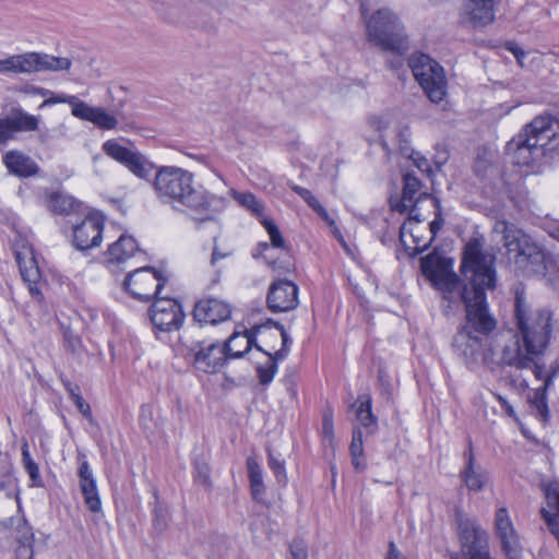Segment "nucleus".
Masks as SVG:
<instances>
[{
	"mask_svg": "<svg viewBox=\"0 0 559 559\" xmlns=\"http://www.w3.org/2000/svg\"><path fill=\"white\" fill-rule=\"evenodd\" d=\"M514 320L519 334L501 333L495 341V365L518 369L532 367V355H542L551 332V313L547 309H533L524 290L515 289Z\"/></svg>",
	"mask_w": 559,
	"mask_h": 559,
	"instance_id": "f257e3e1",
	"label": "nucleus"
},
{
	"mask_svg": "<svg viewBox=\"0 0 559 559\" xmlns=\"http://www.w3.org/2000/svg\"><path fill=\"white\" fill-rule=\"evenodd\" d=\"M460 270L467 284L459 294L466 311L465 324L459 331L488 338L497 326L486 297V290L496 287L495 257L484 251L481 240L472 238L464 247Z\"/></svg>",
	"mask_w": 559,
	"mask_h": 559,
	"instance_id": "f03ea898",
	"label": "nucleus"
},
{
	"mask_svg": "<svg viewBox=\"0 0 559 559\" xmlns=\"http://www.w3.org/2000/svg\"><path fill=\"white\" fill-rule=\"evenodd\" d=\"M154 188L158 199L177 211L203 214L222 201L202 187H195L192 173L175 166H163L157 170Z\"/></svg>",
	"mask_w": 559,
	"mask_h": 559,
	"instance_id": "7ed1b4c3",
	"label": "nucleus"
},
{
	"mask_svg": "<svg viewBox=\"0 0 559 559\" xmlns=\"http://www.w3.org/2000/svg\"><path fill=\"white\" fill-rule=\"evenodd\" d=\"M559 145V123L550 116H538L525 124L507 144L512 162L530 167L538 163L548 151Z\"/></svg>",
	"mask_w": 559,
	"mask_h": 559,
	"instance_id": "20e7f679",
	"label": "nucleus"
},
{
	"mask_svg": "<svg viewBox=\"0 0 559 559\" xmlns=\"http://www.w3.org/2000/svg\"><path fill=\"white\" fill-rule=\"evenodd\" d=\"M371 7V0L360 2L367 39L383 51L403 55L408 49V39L402 21L389 8H380L369 13Z\"/></svg>",
	"mask_w": 559,
	"mask_h": 559,
	"instance_id": "39448f33",
	"label": "nucleus"
},
{
	"mask_svg": "<svg viewBox=\"0 0 559 559\" xmlns=\"http://www.w3.org/2000/svg\"><path fill=\"white\" fill-rule=\"evenodd\" d=\"M254 343L252 332H234L226 343L198 342L188 349L193 366L203 372L218 371L228 358H241L249 352Z\"/></svg>",
	"mask_w": 559,
	"mask_h": 559,
	"instance_id": "423d86ee",
	"label": "nucleus"
},
{
	"mask_svg": "<svg viewBox=\"0 0 559 559\" xmlns=\"http://www.w3.org/2000/svg\"><path fill=\"white\" fill-rule=\"evenodd\" d=\"M420 269L425 277L432 284L435 288L443 293L444 311L452 308V304L460 300V277L452 270V262L441 259L436 254H428L420 260Z\"/></svg>",
	"mask_w": 559,
	"mask_h": 559,
	"instance_id": "0eeeda50",
	"label": "nucleus"
},
{
	"mask_svg": "<svg viewBox=\"0 0 559 559\" xmlns=\"http://www.w3.org/2000/svg\"><path fill=\"white\" fill-rule=\"evenodd\" d=\"M414 78L432 103H439L445 96L447 81L443 68L428 55L416 53L409 59Z\"/></svg>",
	"mask_w": 559,
	"mask_h": 559,
	"instance_id": "6e6552de",
	"label": "nucleus"
},
{
	"mask_svg": "<svg viewBox=\"0 0 559 559\" xmlns=\"http://www.w3.org/2000/svg\"><path fill=\"white\" fill-rule=\"evenodd\" d=\"M488 341L489 338L468 334L466 331H457L452 341V348L469 369L480 364L492 367L495 348Z\"/></svg>",
	"mask_w": 559,
	"mask_h": 559,
	"instance_id": "1a4fd4ad",
	"label": "nucleus"
},
{
	"mask_svg": "<svg viewBox=\"0 0 559 559\" xmlns=\"http://www.w3.org/2000/svg\"><path fill=\"white\" fill-rule=\"evenodd\" d=\"M378 130L381 131V144L388 154L399 151L403 156L412 159L414 165L421 171L429 169L427 158L415 152L409 145L411 131L407 126L395 123L392 128L383 126V121H378Z\"/></svg>",
	"mask_w": 559,
	"mask_h": 559,
	"instance_id": "9d476101",
	"label": "nucleus"
},
{
	"mask_svg": "<svg viewBox=\"0 0 559 559\" xmlns=\"http://www.w3.org/2000/svg\"><path fill=\"white\" fill-rule=\"evenodd\" d=\"M166 281L154 267L140 266L128 273L123 287L134 299L147 302L159 296Z\"/></svg>",
	"mask_w": 559,
	"mask_h": 559,
	"instance_id": "9b49d317",
	"label": "nucleus"
},
{
	"mask_svg": "<svg viewBox=\"0 0 559 559\" xmlns=\"http://www.w3.org/2000/svg\"><path fill=\"white\" fill-rule=\"evenodd\" d=\"M493 531L506 559H523L524 547L507 508L496 510Z\"/></svg>",
	"mask_w": 559,
	"mask_h": 559,
	"instance_id": "f8f14e48",
	"label": "nucleus"
},
{
	"mask_svg": "<svg viewBox=\"0 0 559 559\" xmlns=\"http://www.w3.org/2000/svg\"><path fill=\"white\" fill-rule=\"evenodd\" d=\"M0 479V532L21 531L25 520L16 516L19 502L13 488V478L9 474V466H3Z\"/></svg>",
	"mask_w": 559,
	"mask_h": 559,
	"instance_id": "ddd939ff",
	"label": "nucleus"
},
{
	"mask_svg": "<svg viewBox=\"0 0 559 559\" xmlns=\"http://www.w3.org/2000/svg\"><path fill=\"white\" fill-rule=\"evenodd\" d=\"M103 152L141 179H147L152 174L153 164L144 155L133 147L123 146L115 139L103 144Z\"/></svg>",
	"mask_w": 559,
	"mask_h": 559,
	"instance_id": "4468645a",
	"label": "nucleus"
},
{
	"mask_svg": "<svg viewBox=\"0 0 559 559\" xmlns=\"http://www.w3.org/2000/svg\"><path fill=\"white\" fill-rule=\"evenodd\" d=\"M150 308V318L153 325L162 332L178 330L185 320L180 304L173 298L155 297Z\"/></svg>",
	"mask_w": 559,
	"mask_h": 559,
	"instance_id": "2eb2a0df",
	"label": "nucleus"
},
{
	"mask_svg": "<svg viewBox=\"0 0 559 559\" xmlns=\"http://www.w3.org/2000/svg\"><path fill=\"white\" fill-rule=\"evenodd\" d=\"M159 11L170 23L185 26H198L206 16L200 0H171Z\"/></svg>",
	"mask_w": 559,
	"mask_h": 559,
	"instance_id": "dca6fc26",
	"label": "nucleus"
},
{
	"mask_svg": "<svg viewBox=\"0 0 559 559\" xmlns=\"http://www.w3.org/2000/svg\"><path fill=\"white\" fill-rule=\"evenodd\" d=\"M104 218L98 213H90L80 224L73 226V245L84 251L98 247L102 242Z\"/></svg>",
	"mask_w": 559,
	"mask_h": 559,
	"instance_id": "f3484780",
	"label": "nucleus"
},
{
	"mask_svg": "<svg viewBox=\"0 0 559 559\" xmlns=\"http://www.w3.org/2000/svg\"><path fill=\"white\" fill-rule=\"evenodd\" d=\"M267 307L272 312H287L298 304V287L293 281L278 280L273 282L266 296Z\"/></svg>",
	"mask_w": 559,
	"mask_h": 559,
	"instance_id": "a211bd4d",
	"label": "nucleus"
},
{
	"mask_svg": "<svg viewBox=\"0 0 559 559\" xmlns=\"http://www.w3.org/2000/svg\"><path fill=\"white\" fill-rule=\"evenodd\" d=\"M143 255L135 239L122 234L104 253V262L110 270H124L129 260Z\"/></svg>",
	"mask_w": 559,
	"mask_h": 559,
	"instance_id": "6ab92c4d",
	"label": "nucleus"
},
{
	"mask_svg": "<svg viewBox=\"0 0 559 559\" xmlns=\"http://www.w3.org/2000/svg\"><path fill=\"white\" fill-rule=\"evenodd\" d=\"M38 129V120L21 109H13L10 115L0 117V143H7L14 139L17 132L35 131Z\"/></svg>",
	"mask_w": 559,
	"mask_h": 559,
	"instance_id": "aec40b11",
	"label": "nucleus"
},
{
	"mask_svg": "<svg viewBox=\"0 0 559 559\" xmlns=\"http://www.w3.org/2000/svg\"><path fill=\"white\" fill-rule=\"evenodd\" d=\"M192 313L200 323L217 324L230 318L231 307L216 298H204L194 305Z\"/></svg>",
	"mask_w": 559,
	"mask_h": 559,
	"instance_id": "412c9836",
	"label": "nucleus"
},
{
	"mask_svg": "<svg viewBox=\"0 0 559 559\" xmlns=\"http://www.w3.org/2000/svg\"><path fill=\"white\" fill-rule=\"evenodd\" d=\"M71 67V60L63 57H55L40 52L23 53V73L31 74L41 71H64Z\"/></svg>",
	"mask_w": 559,
	"mask_h": 559,
	"instance_id": "4be33fe9",
	"label": "nucleus"
},
{
	"mask_svg": "<svg viewBox=\"0 0 559 559\" xmlns=\"http://www.w3.org/2000/svg\"><path fill=\"white\" fill-rule=\"evenodd\" d=\"M492 230L495 234L501 235L503 246L509 253H514V260L522 252V249L532 240L530 236L506 219L497 221Z\"/></svg>",
	"mask_w": 559,
	"mask_h": 559,
	"instance_id": "5701e85b",
	"label": "nucleus"
},
{
	"mask_svg": "<svg viewBox=\"0 0 559 559\" xmlns=\"http://www.w3.org/2000/svg\"><path fill=\"white\" fill-rule=\"evenodd\" d=\"M403 183L402 197L400 199H390L391 210L401 214L414 207L415 203L423 197H427V193L419 192L421 181L413 173L404 174Z\"/></svg>",
	"mask_w": 559,
	"mask_h": 559,
	"instance_id": "b1692460",
	"label": "nucleus"
},
{
	"mask_svg": "<svg viewBox=\"0 0 559 559\" xmlns=\"http://www.w3.org/2000/svg\"><path fill=\"white\" fill-rule=\"evenodd\" d=\"M515 263L522 266L528 275H545L546 253L537 243L531 240L522 249V252L515 259Z\"/></svg>",
	"mask_w": 559,
	"mask_h": 559,
	"instance_id": "393cba45",
	"label": "nucleus"
},
{
	"mask_svg": "<svg viewBox=\"0 0 559 559\" xmlns=\"http://www.w3.org/2000/svg\"><path fill=\"white\" fill-rule=\"evenodd\" d=\"M71 112L74 117L90 121L104 130L115 129L118 124L117 118L109 114L105 108L92 107L84 102L75 104Z\"/></svg>",
	"mask_w": 559,
	"mask_h": 559,
	"instance_id": "a878e982",
	"label": "nucleus"
},
{
	"mask_svg": "<svg viewBox=\"0 0 559 559\" xmlns=\"http://www.w3.org/2000/svg\"><path fill=\"white\" fill-rule=\"evenodd\" d=\"M16 261L23 281L28 284L29 293L37 299H40L41 293L38 283L41 275L33 252L31 250L25 253L16 252Z\"/></svg>",
	"mask_w": 559,
	"mask_h": 559,
	"instance_id": "bb28decb",
	"label": "nucleus"
},
{
	"mask_svg": "<svg viewBox=\"0 0 559 559\" xmlns=\"http://www.w3.org/2000/svg\"><path fill=\"white\" fill-rule=\"evenodd\" d=\"M3 163L11 174L22 178L35 176L39 171V167L35 160L19 151L8 152L3 156Z\"/></svg>",
	"mask_w": 559,
	"mask_h": 559,
	"instance_id": "cd10ccee",
	"label": "nucleus"
},
{
	"mask_svg": "<svg viewBox=\"0 0 559 559\" xmlns=\"http://www.w3.org/2000/svg\"><path fill=\"white\" fill-rule=\"evenodd\" d=\"M500 0H468L467 13L477 25H487L495 19L496 7Z\"/></svg>",
	"mask_w": 559,
	"mask_h": 559,
	"instance_id": "c85d7f7f",
	"label": "nucleus"
},
{
	"mask_svg": "<svg viewBox=\"0 0 559 559\" xmlns=\"http://www.w3.org/2000/svg\"><path fill=\"white\" fill-rule=\"evenodd\" d=\"M357 403L356 419L367 433L372 435L378 429V418L372 414V400L369 394H360Z\"/></svg>",
	"mask_w": 559,
	"mask_h": 559,
	"instance_id": "c756f323",
	"label": "nucleus"
},
{
	"mask_svg": "<svg viewBox=\"0 0 559 559\" xmlns=\"http://www.w3.org/2000/svg\"><path fill=\"white\" fill-rule=\"evenodd\" d=\"M246 465L252 498L257 501H261L265 493L262 467L260 466L258 461L252 456H249L247 459Z\"/></svg>",
	"mask_w": 559,
	"mask_h": 559,
	"instance_id": "7c9ffc66",
	"label": "nucleus"
},
{
	"mask_svg": "<svg viewBox=\"0 0 559 559\" xmlns=\"http://www.w3.org/2000/svg\"><path fill=\"white\" fill-rule=\"evenodd\" d=\"M460 477L464 485L473 491H480L487 481L486 471L477 464L466 465Z\"/></svg>",
	"mask_w": 559,
	"mask_h": 559,
	"instance_id": "2f4dec72",
	"label": "nucleus"
},
{
	"mask_svg": "<svg viewBox=\"0 0 559 559\" xmlns=\"http://www.w3.org/2000/svg\"><path fill=\"white\" fill-rule=\"evenodd\" d=\"M290 189L296 192L305 202L325 222L333 224L334 221L330 217L328 211L321 205L318 199L311 193L310 190L289 183Z\"/></svg>",
	"mask_w": 559,
	"mask_h": 559,
	"instance_id": "473e14b6",
	"label": "nucleus"
},
{
	"mask_svg": "<svg viewBox=\"0 0 559 559\" xmlns=\"http://www.w3.org/2000/svg\"><path fill=\"white\" fill-rule=\"evenodd\" d=\"M19 535L16 539L20 543V546L15 550L16 559H33V533L27 523H23V527L21 531H17Z\"/></svg>",
	"mask_w": 559,
	"mask_h": 559,
	"instance_id": "72a5a7b5",
	"label": "nucleus"
},
{
	"mask_svg": "<svg viewBox=\"0 0 559 559\" xmlns=\"http://www.w3.org/2000/svg\"><path fill=\"white\" fill-rule=\"evenodd\" d=\"M230 195L251 214L255 216H261L263 214L264 206L253 193L238 192L237 190L231 189Z\"/></svg>",
	"mask_w": 559,
	"mask_h": 559,
	"instance_id": "f704fd0d",
	"label": "nucleus"
},
{
	"mask_svg": "<svg viewBox=\"0 0 559 559\" xmlns=\"http://www.w3.org/2000/svg\"><path fill=\"white\" fill-rule=\"evenodd\" d=\"M85 504L91 512H99L102 510V501L98 495L96 480L90 479L88 483L80 484Z\"/></svg>",
	"mask_w": 559,
	"mask_h": 559,
	"instance_id": "c9c22d12",
	"label": "nucleus"
},
{
	"mask_svg": "<svg viewBox=\"0 0 559 559\" xmlns=\"http://www.w3.org/2000/svg\"><path fill=\"white\" fill-rule=\"evenodd\" d=\"M75 200L67 194L53 193L48 199V209L57 214H69L75 207Z\"/></svg>",
	"mask_w": 559,
	"mask_h": 559,
	"instance_id": "e433bc0d",
	"label": "nucleus"
},
{
	"mask_svg": "<svg viewBox=\"0 0 559 559\" xmlns=\"http://www.w3.org/2000/svg\"><path fill=\"white\" fill-rule=\"evenodd\" d=\"M22 462L25 471L27 472L29 478L33 481V485L40 486L41 478L39 474V468L35 461L31 457L27 442H24L22 445Z\"/></svg>",
	"mask_w": 559,
	"mask_h": 559,
	"instance_id": "4c0bfd02",
	"label": "nucleus"
},
{
	"mask_svg": "<svg viewBox=\"0 0 559 559\" xmlns=\"http://www.w3.org/2000/svg\"><path fill=\"white\" fill-rule=\"evenodd\" d=\"M255 371H257L260 384L265 386L272 382L274 376L276 374L277 365L275 364L274 360H269L266 358L264 362H259L257 365Z\"/></svg>",
	"mask_w": 559,
	"mask_h": 559,
	"instance_id": "58836bf2",
	"label": "nucleus"
},
{
	"mask_svg": "<svg viewBox=\"0 0 559 559\" xmlns=\"http://www.w3.org/2000/svg\"><path fill=\"white\" fill-rule=\"evenodd\" d=\"M1 74H22L23 73V53L13 55L5 59H0Z\"/></svg>",
	"mask_w": 559,
	"mask_h": 559,
	"instance_id": "ea45409f",
	"label": "nucleus"
},
{
	"mask_svg": "<svg viewBox=\"0 0 559 559\" xmlns=\"http://www.w3.org/2000/svg\"><path fill=\"white\" fill-rule=\"evenodd\" d=\"M261 223L270 236L272 247L278 248V249H286L285 240H284L278 227L275 225V223L272 219L266 218V217H264L261 221Z\"/></svg>",
	"mask_w": 559,
	"mask_h": 559,
	"instance_id": "a19ab883",
	"label": "nucleus"
},
{
	"mask_svg": "<svg viewBox=\"0 0 559 559\" xmlns=\"http://www.w3.org/2000/svg\"><path fill=\"white\" fill-rule=\"evenodd\" d=\"M545 497L547 501V510L559 516V484L552 483L546 486Z\"/></svg>",
	"mask_w": 559,
	"mask_h": 559,
	"instance_id": "79ce46f5",
	"label": "nucleus"
},
{
	"mask_svg": "<svg viewBox=\"0 0 559 559\" xmlns=\"http://www.w3.org/2000/svg\"><path fill=\"white\" fill-rule=\"evenodd\" d=\"M269 467L274 473L278 484L286 485L287 475L284 461L278 460L271 452L269 453Z\"/></svg>",
	"mask_w": 559,
	"mask_h": 559,
	"instance_id": "37998d69",
	"label": "nucleus"
},
{
	"mask_svg": "<svg viewBox=\"0 0 559 559\" xmlns=\"http://www.w3.org/2000/svg\"><path fill=\"white\" fill-rule=\"evenodd\" d=\"M169 513L167 508L163 507L160 503L156 502L154 507V519L153 524L154 528L158 532H163L166 530L168 525Z\"/></svg>",
	"mask_w": 559,
	"mask_h": 559,
	"instance_id": "c03bdc74",
	"label": "nucleus"
},
{
	"mask_svg": "<svg viewBox=\"0 0 559 559\" xmlns=\"http://www.w3.org/2000/svg\"><path fill=\"white\" fill-rule=\"evenodd\" d=\"M269 325H273L280 332V336L282 338V348H288V345L290 344L292 340L288 336L287 332L285 331V328L278 322L269 320L266 324L254 326L249 332H252L255 335L257 333L266 330Z\"/></svg>",
	"mask_w": 559,
	"mask_h": 559,
	"instance_id": "a18cd8bd",
	"label": "nucleus"
},
{
	"mask_svg": "<svg viewBox=\"0 0 559 559\" xmlns=\"http://www.w3.org/2000/svg\"><path fill=\"white\" fill-rule=\"evenodd\" d=\"M539 356L540 355H532V367H528L527 369H531L533 373L535 374L536 379L543 381V389L544 391L547 390L549 386H546V379L550 371L539 362Z\"/></svg>",
	"mask_w": 559,
	"mask_h": 559,
	"instance_id": "49530a36",
	"label": "nucleus"
},
{
	"mask_svg": "<svg viewBox=\"0 0 559 559\" xmlns=\"http://www.w3.org/2000/svg\"><path fill=\"white\" fill-rule=\"evenodd\" d=\"M292 559H308V548L304 540L294 539L289 545Z\"/></svg>",
	"mask_w": 559,
	"mask_h": 559,
	"instance_id": "de8ad7c7",
	"label": "nucleus"
},
{
	"mask_svg": "<svg viewBox=\"0 0 559 559\" xmlns=\"http://www.w3.org/2000/svg\"><path fill=\"white\" fill-rule=\"evenodd\" d=\"M542 515L547 523L549 532L557 538L559 544V516L555 515V513H550V511L545 508L542 509Z\"/></svg>",
	"mask_w": 559,
	"mask_h": 559,
	"instance_id": "09e8293b",
	"label": "nucleus"
},
{
	"mask_svg": "<svg viewBox=\"0 0 559 559\" xmlns=\"http://www.w3.org/2000/svg\"><path fill=\"white\" fill-rule=\"evenodd\" d=\"M64 346L73 354L79 353L82 342L81 338L71 330L67 329L63 332Z\"/></svg>",
	"mask_w": 559,
	"mask_h": 559,
	"instance_id": "8fccbe9b",
	"label": "nucleus"
},
{
	"mask_svg": "<svg viewBox=\"0 0 559 559\" xmlns=\"http://www.w3.org/2000/svg\"><path fill=\"white\" fill-rule=\"evenodd\" d=\"M349 451L352 456H364L362 432L360 429L354 430Z\"/></svg>",
	"mask_w": 559,
	"mask_h": 559,
	"instance_id": "3c124183",
	"label": "nucleus"
},
{
	"mask_svg": "<svg viewBox=\"0 0 559 559\" xmlns=\"http://www.w3.org/2000/svg\"><path fill=\"white\" fill-rule=\"evenodd\" d=\"M139 420H140L141 427L144 430L151 431L153 429V427H154L153 411L150 406L145 405V406L141 407Z\"/></svg>",
	"mask_w": 559,
	"mask_h": 559,
	"instance_id": "603ef678",
	"label": "nucleus"
},
{
	"mask_svg": "<svg viewBox=\"0 0 559 559\" xmlns=\"http://www.w3.org/2000/svg\"><path fill=\"white\" fill-rule=\"evenodd\" d=\"M75 406L79 412L88 420L91 425H96V420L92 415L91 406L85 402V400L81 395H75V400H73Z\"/></svg>",
	"mask_w": 559,
	"mask_h": 559,
	"instance_id": "864d4df0",
	"label": "nucleus"
},
{
	"mask_svg": "<svg viewBox=\"0 0 559 559\" xmlns=\"http://www.w3.org/2000/svg\"><path fill=\"white\" fill-rule=\"evenodd\" d=\"M58 103H67V104H70L72 106V108H74V105L75 104H81L82 102L79 100L75 96L73 95H67V94H58L53 97H50L48 99H46L44 103H43V106H47V105H52V104H58Z\"/></svg>",
	"mask_w": 559,
	"mask_h": 559,
	"instance_id": "5fc2aeb1",
	"label": "nucleus"
},
{
	"mask_svg": "<svg viewBox=\"0 0 559 559\" xmlns=\"http://www.w3.org/2000/svg\"><path fill=\"white\" fill-rule=\"evenodd\" d=\"M231 255V251L230 250H222L217 243H216V239H214V247H213V251H212V255H211V265L213 267H216L217 265V262L221 260V259H225V258H228Z\"/></svg>",
	"mask_w": 559,
	"mask_h": 559,
	"instance_id": "6e6d98bb",
	"label": "nucleus"
},
{
	"mask_svg": "<svg viewBox=\"0 0 559 559\" xmlns=\"http://www.w3.org/2000/svg\"><path fill=\"white\" fill-rule=\"evenodd\" d=\"M253 346H254L258 350L263 352V354L266 356V358H267L269 360H274L276 365H277V362H278L280 360H283V359L287 356V354H288V348H281V349H278V350H276L275 353H273V354H272V353H270V352H264V350L262 349V347H261V346H259L255 342L253 343L252 347H253Z\"/></svg>",
	"mask_w": 559,
	"mask_h": 559,
	"instance_id": "4d7b16f0",
	"label": "nucleus"
},
{
	"mask_svg": "<svg viewBox=\"0 0 559 559\" xmlns=\"http://www.w3.org/2000/svg\"><path fill=\"white\" fill-rule=\"evenodd\" d=\"M322 432L325 438L332 439L333 437V417L331 413H324L322 419Z\"/></svg>",
	"mask_w": 559,
	"mask_h": 559,
	"instance_id": "13d9d810",
	"label": "nucleus"
},
{
	"mask_svg": "<svg viewBox=\"0 0 559 559\" xmlns=\"http://www.w3.org/2000/svg\"><path fill=\"white\" fill-rule=\"evenodd\" d=\"M80 484L88 483L90 479H95L87 461H83L79 467Z\"/></svg>",
	"mask_w": 559,
	"mask_h": 559,
	"instance_id": "bf43d9fd",
	"label": "nucleus"
},
{
	"mask_svg": "<svg viewBox=\"0 0 559 559\" xmlns=\"http://www.w3.org/2000/svg\"><path fill=\"white\" fill-rule=\"evenodd\" d=\"M271 265L274 270H278L280 273H290L295 271V264L292 261H272Z\"/></svg>",
	"mask_w": 559,
	"mask_h": 559,
	"instance_id": "052dcab7",
	"label": "nucleus"
},
{
	"mask_svg": "<svg viewBox=\"0 0 559 559\" xmlns=\"http://www.w3.org/2000/svg\"><path fill=\"white\" fill-rule=\"evenodd\" d=\"M384 559H407L394 542H390Z\"/></svg>",
	"mask_w": 559,
	"mask_h": 559,
	"instance_id": "680f3d73",
	"label": "nucleus"
},
{
	"mask_svg": "<svg viewBox=\"0 0 559 559\" xmlns=\"http://www.w3.org/2000/svg\"><path fill=\"white\" fill-rule=\"evenodd\" d=\"M467 445H468V449H467V451L464 452V459L466 460V465H475L476 460H475V456L473 453V443H472L471 439L467 440Z\"/></svg>",
	"mask_w": 559,
	"mask_h": 559,
	"instance_id": "e2e57ef3",
	"label": "nucleus"
},
{
	"mask_svg": "<svg viewBox=\"0 0 559 559\" xmlns=\"http://www.w3.org/2000/svg\"><path fill=\"white\" fill-rule=\"evenodd\" d=\"M443 225V218L441 217V213L438 212L436 218L430 223V231L432 235H436Z\"/></svg>",
	"mask_w": 559,
	"mask_h": 559,
	"instance_id": "0e129e2a",
	"label": "nucleus"
},
{
	"mask_svg": "<svg viewBox=\"0 0 559 559\" xmlns=\"http://www.w3.org/2000/svg\"><path fill=\"white\" fill-rule=\"evenodd\" d=\"M549 374L547 376V379H546V386H549L550 383L552 382V380L559 374V365L556 362V365H552L549 369H548Z\"/></svg>",
	"mask_w": 559,
	"mask_h": 559,
	"instance_id": "69168bd1",
	"label": "nucleus"
},
{
	"mask_svg": "<svg viewBox=\"0 0 559 559\" xmlns=\"http://www.w3.org/2000/svg\"><path fill=\"white\" fill-rule=\"evenodd\" d=\"M498 401L500 402L501 406L503 407V409L507 412V414L509 416H514V409L513 407L510 405V403L501 395H496Z\"/></svg>",
	"mask_w": 559,
	"mask_h": 559,
	"instance_id": "338daca9",
	"label": "nucleus"
},
{
	"mask_svg": "<svg viewBox=\"0 0 559 559\" xmlns=\"http://www.w3.org/2000/svg\"><path fill=\"white\" fill-rule=\"evenodd\" d=\"M353 465L357 471H364L366 467V463L362 456H352Z\"/></svg>",
	"mask_w": 559,
	"mask_h": 559,
	"instance_id": "774afa93",
	"label": "nucleus"
}]
</instances>
